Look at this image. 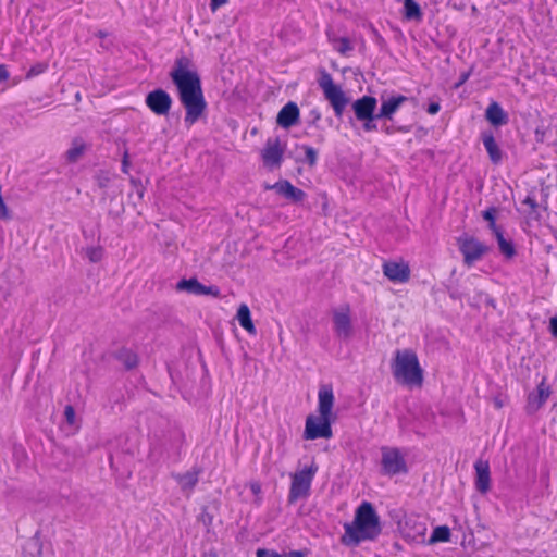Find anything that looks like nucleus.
<instances>
[{"label": "nucleus", "mask_w": 557, "mask_h": 557, "mask_svg": "<svg viewBox=\"0 0 557 557\" xmlns=\"http://www.w3.org/2000/svg\"><path fill=\"white\" fill-rule=\"evenodd\" d=\"M382 270L383 274L394 283H406L410 278V268L405 262L386 261Z\"/></svg>", "instance_id": "nucleus-12"}, {"label": "nucleus", "mask_w": 557, "mask_h": 557, "mask_svg": "<svg viewBox=\"0 0 557 557\" xmlns=\"http://www.w3.org/2000/svg\"><path fill=\"white\" fill-rule=\"evenodd\" d=\"M117 359L126 369H133L138 363L137 355L129 349H121L117 354Z\"/></svg>", "instance_id": "nucleus-30"}, {"label": "nucleus", "mask_w": 557, "mask_h": 557, "mask_svg": "<svg viewBox=\"0 0 557 557\" xmlns=\"http://www.w3.org/2000/svg\"><path fill=\"white\" fill-rule=\"evenodd\" d=\"M320 74L319 86L323 90L325 99L331 103L335 115L341 117L348 103V99L341 87L334 84L330 73L325 70H321Z\"/></svg>", "instance_id": "nucleus-4"}, {"label": "nucleus", "mask_w": 557, "mask_h": 557, "mask_svg": "<svg viewBox=\"0 0 557 557\" xmlns=\"http://www.w3.org/2000/svg\"><path fill=\"white\" fill-rule=\"evenodd\" d=\"M284 154V147L281 145L280 139L269 138L262 150V160L265 166L278 168L282 163Z\"/></svg>", "instance_id": "nucleus-11"}, {"label": "nucleus", "mask_w": 557, "mask_h": 557, "mask_svg": "<svg viewBox=\"0 0 557 557\" xmlns=\"http://www.w3.org/2000/svg\"><path fill=\"white\" fill-rule=\"evenodd\" d=\"M333 419L323 418L322 416L310 414L306 419V425L304 431L305 440H317V438H331Z\"/></svg>", "instance_id": "nucleus-6"}, {"label": "nucleus", "mask_w": 557, "mask_h": 557, "mask_svg": "<svg viewBox=\"0 0 557 557\" xmlns=\"http://www.w3.org/2000/svg\"><path fill=\"white\" fill-rule=\"evenodd\" d=\"M203 295H210L215 298H219L221 293H220V289L218 286L210 285V286H205Z\"/></svg>", "instance_id": "nucleus-36"}, {"label": "nucleus", "mask_w": 557, "mask_h": 557, "mask_svg": "<svg viewBox=\"0 0 557 557\" xmlns=\"http://www.w3.org/2000/svg\"><path fill=\"white\" fill-rule=\"evenodd\" d=\"M332 315L335 335L342 341H348L354 333L349 306L346 305L333 310Z\"/></svg>", "instance_id": "nucleus-9"}, {"label": "nucleus", "mask_w": 557, "mask_h": 557, "mask_svg": "<svg viewBox=\"0 0 557 557\" xmlns=\"http://www.w3.org/2000/svg\"><path fill=\"white\" fill-rule=\"evenodd\" d=\"M257 557H283V556L274 550L259 548L257 550Z\"/></svg>", "instance_id": "nucleus-35"}, {"label": "nucleus", "mask_w": 557, "mask_h": 557, "mask_svg": "<svg viewBox=\"0 0 557 557\" xmlns=\"http://www.w3.org/2000/svg\"><path fill=\"white\" fill-rule=\"evenodd\" d=\"M468 78V75L462 76V82H465Z\"/></svg>", "instance_id": "nucleus-48"}, {"label": "nucleus", "mask_w": 557, "mask_h": 557, "mask_svg": "<svg viewBox=\"0 0 557 557\" xmlns=\"http://www.w3.org/2000/svg\"><path fill=\"white\" fill-rule=\"evenodd\" d=\"M318 471V466L312 463L309 468L292 474V484L288 494V503L294 504L298 499L307 498L310 493L311 483Z\"/></svg>", "instance_id": "nucleus-5"}, {"label": "nucleus", "mask_w": 557, "mask_h": 557, "mask_svg": "<svg viewBox=\"0 0 557 557\" xmlns=\"http://www.w3.org/2000/svg\"><path fill=\"white\" fill-rule=\"evenodd\" d=\"M252 491H253V492L259 491V486H255V485H252Z\"/></svg>", "instance_id": "nucleus-47"}, {"label": "nucleus", "mask_w": 557, "mask_h": 557, "mask_svg": "<svg viewBox=\"0 0 557 557\" xmlns=\"http://www.w3.org/2000/svg\"><path fill=\"white\" fill-rule=\"evenodd\" d=\"M85 151L86 144L84 143V140L82 138H74L72 140L71 147L65 152V158L67 162L75 163L82 158Z\"/></svg>", "instance_id": "nucleus-24"}, {"label": "nucleus", "mask_w": 557, "mask_h": 557, "mask_svg": "<svg viewBox=\"0 0 557 557\" xmlns=\"http://www.w3.org/2000/svg\"><path fill=\"white\" fill-rule=\"evenodd\" d=\"M485 119L495 127L503 126L508 123V114L496 101H493L486 108Z\"/></svg>", "instance_id": "nucleus-21"}, {"label": "nucleus", "mask_w": 557, "mask_h": 557, "mask_svg": "<svg viewBox=\"0 0 557 557\" xmlns=\"http://www.w3.org/2000/svg\"><path fill=\"white\" fill-rule=\"evenodd\" d=\"M97 36L100 37V38H103L106 36V33L100 30V32H98Z\"/></svg>", "instance_id": "nucleus-46"}, {"label": "nucleus", "mask_w": 557, "mask_h": 557, "mask_svg": "<svg viewBox=\"0 0 557 557\" xmlns=\"http://www.w3.org/2000/svg\"><path fill=\"white\" fill-rule=\"evenodd\" d=\"M227 1L228 0H211L210 7H211L212 11H215L220 7L226 4Z\"/></svg>", "instance_id": "nucleus-43"}, {"label": "nucleus", "mask_w": 557, "mask_h": 557, "mask_svg": "<svg viewBox=\"0 0 557 557\" xmlns=\"http://www.w3.org/2000/svg\"><path fill=\"white\" fill-rule=\"evenodd\" d=\"M549 331L554 337H557V317H553L549 320Z\"/></svg>", "instance_id": "nucleus-40"}, {"label": "nucleus", "mask_w": 557, "mask_h": 557, "mask_svg": "<svg viewBox=\"0 0 557 557\" xmlns=\"http://www.w3.org/2000/svg\"><path fill=\"white\" fill-rule=\"evenodd\" d=\"M494 234L496 236L500 252L507 258H512L516 255V250L512 243L504 237L502 231H497Z\"/></svg>", "instance_id": "nucleus-29"}, {"label": "nucleus", "mask_w": 557, "mask_h": 557, "mask_svg": "<svg viewBox=\"0 0 557 557\" xmlns=\"http://www.w3.org/2000/svg\"><path fill=\"white\" fill-rule=\"evenodd\" d=\"M422 15L421 8L414 0H404V17L406 20L420 22Z\"/></svg>", "instance_id": "nucleus-26"}, {"label": "nucleus", "mask_w": 557, "mask_h": 557, "mask_svg": "<svg viewBox=\"0 0 557 557\" xmlns=\"http://www.w3.org/2000/svg\"><path fill=\"white\" fill-rule=\"evenodd\" d=\"M169 75L185 109L184 124L189 128L201 119L207 109L200 76L193 61L185 55L176 58Z\"/></svg>", "instance_id": "nucleus-1"}, {"label": "nucleus", "mask_w": 557, "mask_h": 557, "mask_svg": "<svg viewBox=\"0 0 557 557\" xmlns=\"http://www.w3.org/2000/svg\"><path fill=\"white\" fill-rule=\"evenodd\" d=\"M10 77V74L5 67V65L0 64V82H4Z\"/></svg>", "instance_id": "nucleus-44"}, {"label": "nucleus", "mask_w": 557, "mask_h": 557, "mask_svg": "<svg viewBox=\"0 0 557 557\" xmlns=\"http://www.w3.org/2000/svg\"><path fill=\"white\" fill-rule=\"evenodd\" d=\"M440 109H441L440 103L432 102L428 107V113L434 115V114H436L440 111Z\"/></svg>", "instance_id": "nucleus-42"}, {"label": "nucleus", "mask_w": 557, "mask_h": 557, "mask_svg": "<svg viewBox=\"0 0 557 557\" xmlns=\"http://www.w3.org/2000/svg\"><path fill=\"white\" fill-rule=\"evenodd\" d=\"M495 214H496L495 208H488L487 210L483 211V213H482L483 219L490 222V228L494 233L497 231H500L499 227L495 223Z\"/></svg>", "instance_id": "nucleus-33"}, {"label": "nucleus", "mask_w": 557, "mask_h": 557, "mask_svg": "<svg viewBox=\"0 0 557 557\" xmlns=\"http://www.w3.org/2000/svg\"><path fill=\"white\" fill-rule=\"evenodd\" d=\"M299 108L298 106L289 101L287 102L277 113L276 123L283 128H290L299 122Z\"/></svg>", "instance_id": "nucleus-15"}, {"label": "nucleus", "mask_w": 557, "mask_h": 557, "mask_svg": "<svg viewBox=\"0 0 557 557\" xmlns=\"http://www.w3.org/2000/svg\"><path fill=\"white\" fill-rule=\"evenodd\" d=\"M475 487L481 494H486L491 487L490 465L487 461L478 460L474 463Z\"/></svg>", "instance_id": "nucleus-19"}, {"label": "nucleus", "mask_w": 557, "mask_h": 557, "mask_svg": "<svg viewBox=\"0 0 557 557\" xmlns=\"http://www.w3.org/2000/svg\"><path fill=\"white\" fill-rule=\"evenodd\" d=\"M236 318L239 325L246 330L249 334H256V327L251 320L250 310L246 304H242L238 307Z\"/></svg>", "instance_id": "nucleus-23"}, {"label": "nucleus", "mask_w": 557, "mask_h": 557, "mask_svg": "<svg viewBox=\"0 0 557 557\" xmlns=\"http://www.w3.org/2000/svg\"><path fill=\"white\" fill-rule=\"evenodd\" d=\"M172 102L170 95L161 88L150 91L145 99L146 106L160 116L166 115L170 112Z\"/></svg>", "instance_id": "nucleus-10"}, {"label": "nucleus", "mask_w": 557, "mask_h": 557, "mask_svg": "<svg viewBox=\"0 0 557 557\" xmlns=\"http://www.w3.org/2000/svg\"><path fill=\"white\" fill-rule=\"evenodd\" d=\"M550 395V388L543 380L536 387V391L532 392L528 396L527 412L532 414L536 412L548 399Z\"/></svg>", "instance_id": "nucleus-13"}, {"label": "nucleus", "mask_w": 557, "mask_h": 557, "mask_svg": "<svg viewBox=\"0 0 557 557\" xmlns=\"http://www.w3.org/2000/svg\"><path fill=\"white\" fill-rule=\"evenodd\" d=\"M297 149H300L304 151V157H297L296 161L301 163H307L309 166H313L317 163L318 159V151L308 145H300L296 147Z\"/></svg>", "instance_id": "nucleus-28"}, {"label": "nucleus", "mask_w": 557, "mask_h": 557, "mask_svg": "<svg viewBox=\"0 0 557 557\" xmlns=\"http://www.w3.org/2000/svg\"><path fill=\"white\" fill-rule=\"evenodd\" d=\"M391 368L393 376L398 383L407 386H421L423 370L413 350H396Z\"/></svg>", "instance_id": "nucleus-3"}, {"label": "nucleus", "mask_w": 557, "mask_h": 557, "mask_svg": "<svg viewBox=\"0 0 557 557\" xmlns=\"http://www.w3.org/2000/svg\"><path fill=\"white\" fill-rule=\"evenodd\" d=\"M305 555L301 550H292L285 557H305Z\"/></svg>", "instance_id": "nucleus-45"}, {"label": "nucleus", "mask_w": 557, "mask_h": 557, "mask_svg": "<svg viewBox=\"0 0 557 557\" xmlns=\"http://www.w3.org/2000/svg\"><path fill=\"white\" fill-rule=\"evenodd\" d=\"M381 465L382 471L391 476L408 471L404 456L398 448L394 447L382 448Z\"/></svg>", "instance_id": "nucleus-8"}, {"label": "nucleus", "mask_w": 557, "mask_h": 557, "mask_svg": "<svg viewBox=\"0 0 557 557\" xmlns=\"http://www.w3.org/2000/svg\"><path fill=\"white\" fill-rule=\"evenodd\" d=\"M450 539V530L446 525L436 527L430 537V543L448 542Z\"/></svg>", "instance_id": "nucleus-31"}, {"label": "nucleus", "mask_w": 557, "mask_h": 557, "mask_svg": "<svg viewBox=\"0 0 557 557\" xmlns=\"http://www.w3.org/2000/svg\"><path fill=\"white\" fill-rule=\"evenodd\" d=\"M458 246L463 256V262L468 267H471L488 251V247L485 244L468 235L458 238Z\"/></svg>", "instance_id": "nucleus-7"}, {"label": "nucleus", "mask_w": 557, "mask_h": 557, "mask_svg": "<svg viewBox=\"0 0 557 557\" xmlns=\"http://www.w3.org/2000/svg\"><path fill=\"white\" fill-rule=\"evenodd\" d=\"M407 97L405 96H392L388 98L382 97V103L379 113H376V119H386L392 120L394 113L400 108V106L407 101Z\"/></svg>", "instance_id": "nucleus-18"}, {"label": "nucleus", "mask_w": 557, "mask_h": 557, "mask_svg": "<svg viewBox=\"0 0 557 557\" xmlns=\"http://www.w3.org/2000/svg\"><path fill=\"white\" fill-rule=\"evenodd\" d=\"M342 542L348 546H357L363 541H372L381 533L380 518L369 502H363L356 510L352 523L344 527Z\"/></svg>", "instance_id": "nucleus-2"}, {"label": "nucleus", "mask_w": 557, "mask_h": 557, "mask_svg": "<svg viewBox=\"0 0 557 557\" xmlns=\"http://www.w3.org/2000/svg\"><path fill=\"white\" fill-rule=\"evenodd\" d=\"M318 410L323 418L333 419L332 409L334 406L333 388L330 385H322L318 393Z\"/></svg>", "instance_id": "nucleus-16"}, {"label": "nucleus", "mask_w": 557, "mask_h": 557, "mask_svg": "<svg viewBox=\"0 0 557 557\" xmlns=\"http://www.w3.org/2000/svg\"><path fill=\"white\" fill-rule=\"evenodd\" d=\"M329 40L331 41L333 49L342 55H347L350 51L354 50V46L347 37L329 36Z\"/></svg>", "instance_id": "nucleus-27"}, {"label": "nucleus", "mask_w": 557, "mask_h": 557, "mask_svg": "<svg viewBox=\"0 0 557 557\" xmlns=\"http://www.w3.org/2000/svg\"><path fill=\"white\" fill-rule=\"evenodd\" d=\"M377 101L374 97L363 96L360 99H357L352 103V110L357 120H370L371 117H376L375 109Z\"/></svg>", "instance_id": "nucleus-14"}, {"label": "nucleus", "mask_w": 557, "mask_h": 557, "mask_svg": "<svg viewBox=\"0 0 557 557\" xmlns=\"http://www.w3.org/2000/svg\"><path fill=\"white\" fill-rule=\"evenodd\" d=\"M203 284H201L197 278H189V280H181L176 284L177 290H184L193 295H203L205 290Z\"/></svg>", "instance_id": "nucleus-25"}, {"label": "nucleus", "mask_w": 557, "mask_h": 557, "mask_svg": "<svg viewBox=\"0 0 557 557\" xmlns=\"http://www.w3.org/2000/svg\"><path fill=\"white\" fill-rule=\"evenodd\" d=\"M48 69V64L46 62H37L26 73V78L30 79L35 76H38L42 73H45Z\"/></svg>", "instance_id": "nucleus-32"}, {"label": "nucleus", "mask_w": 557, "mask_h": 557, "mask_svg": "<svg viewBox=\"0 0 557 557\" xmlns=\"http://www.w3.org/2000/svg\"><path fill=\"white\" fill-rule=\"evenodd\" d=\"M86 256L91 262H98L102 259L103 250L101 247H89L86 249Z\"/></svg>", "instance_id": "nucleus-34"}, {"label": "nucleus", "mask_w": 557, "mask_h": 557, "mask_svg": "<svg viewBox=\"0 0 557 557\" xmlns=\"http://www.w3.org/2000/svg\"><path fill=\"white\" fill-rule=\"evenodd\" d=\"M267 188L274 189L277 194L293 202H301L306 198V193L302 189L295 187L288 181L276 182L274 185L268 186Z\"/></svg>", "instance_id": "nucleus-17"}, {"label": "nucleus", "mask_w": 557, "mask_h": 557, "mask_svg": "<svg viewBox=\"0 0 557 557\" xmlns=\"http://www.w3.org/2000/svg\"><path fill=\"white\" fill-rule=\"evenodd\" d=\"M199 470L193 469L183 474H176L174 478L183 491L190 492L199 481Z\"/></svg>", "instance_id": "nucleus-22"}, {"label": "nucleus", "mask_w": 557, "mask_h": 557, "mask_svg": "<svg viewBox=\"0 0 557 557\" xmlns=\"http://www.w3.org/2000/svg\"><path fill=\"white\" fill-rule=\"evenodd\" d=\"M482 143L484 148L486 149L490 160L494 164H498L503 159V152L495 141L493 133L491 131H484L481 134Z\"/></svg>", "instance_id": "nucleus-20"}, {"label": "nucleus", "mask_w": 557, "mask_h": 557, "mask_svg": "<svg viewBox=\"0 0 557 557\" xmlns=\"http://www.w3.org/2000/svg\"><path fill=\"white\" fill-rule=\"evenodd\" d=\"M374 120H377L376 117H371L370 120H360L361 122H363V129L366 132H372V131H375L377 127H376V124L374 123Z\"/></svg>", "instance_id": "nucleus-37"}, {"label": "nucleus", "mask_w": 557, "mask_h": 557, "mask_svg": "<svg viewBox=\"0 0 557 557\" xmlns=\"http://www.w3.org/2000/svg\"><path fill=\"white\" fill-rule=\"evenodd\" d=\"M523 203L529 206L532 210H535L537 208V202L535 198L532 196H527L525 199L523 200Z\"/></svg>", "instance_id": "nucleus-41"}, {"label": "nucleus", "mask_w": 557, "mask_h": 557, "mask_svg": "<svg viewBox=\"0 0 557 557\" xmlns=\"http://www.w3.org/2000/svg\"><path fill=\"white\" fill-rule=\"evenodd\" d=\"M129 154H128V150L126 149L123 153V159H122V172L127 174L128 173V169H129Z\"/></svg>", "instance_id": "nucleus-39"}, {"label": "nucleus", "mask_w": 557, "mask_h": 557, "mask_svg": "<svg viewBox=\"0 0 557 557\" xmlns=\"http://www.w3.org/2000/svg\"><path fill=\"white\" fill-rule=\"evenodd\" d=\"M64 416H65V419L69 423H73L74 422V418H75V410L72 406H66L64 408Z\"/></svg>", "instance_id": "nucleus-38"}]
</instances>
